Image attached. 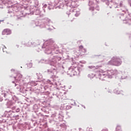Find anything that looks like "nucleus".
I'll use <instances>...</instances> for the list:
<instances>
[{
    "mask_svg": "<svg viewBox=\"0 0 131 131\" xmlns=\"http://www.w3.org/2000/svg\"><path fill=\"white\" fill-rule=\"evenodd\" d=\"M69 74L70 75V76H75V75H77V71H76V68H75L74 69L70 70Z\"/></svg>",
    "mask_w": 131,
    "mask_h": 131,
    "instance_id": "nucleus-2",
    "label": "nucleus"
},
{
    "mask_svg": "<svg viewBox=\"0 0 131 131\" xmlns=\"http://www.w3.org/2000/svg\"><path fill=\"white\" fill-rule=\"evenodd\" d=\"M129 5H130V6L131 7V0L129 1Z\"/></svg>",
    "mask_w": 131,
    "mask_h": 131,
    "instance_id": "nucleus-6",
    "label": "nucleus"
},
{
    "mask_svg": "<svg viewBox=\"0 0 131 131\" xmlns=\"http://www.w3.org/2000/svg\"><path fill=\"white\" fill-rule=\"evenodd\" d=\"M11 33V32L10 30L9 29H4L2 32L3 35H10Z\"/></svg>",
    "mask_w": 131,
    "mask_h": 131,
    "instance_id": "nucleus-3",
    "label": "nucleus"
},
{
    "mask_svg": "<svg viewBox=\"0 0 131 131\" xmlns=\"http://www.w3.org/2000/svg\"><path fill=\"white\" fill-rule=\"evenodd\" d=\"M110 62L112 65H114V66H120L121 63H122L121 59L117 58H113Z\"/></svg>",
    "mask_w": 131,
    "mask_h": 131,
    "instance_id": "nucleus-1",
    "label": "nucleus"
},
{
    "mask_svg": "<svg viewBox=\"0 0 131 131\" xmlns=\"http://www.w3.org/2000/svg\"><path fill=\"white\" fill-rule=\"evenodd\" d=\"M122 6V2L120 3V7H121Z\"/></svg>",
    "mask_w": 131,
    "mask_h": 131,
    "instance_id": "nucleus-5",
    "label": "nucleus"
},
{
    "mask_svg": "<svg viewBox=\"0 0 131 131\" xmlns=\"http://www.w3.org/2000/svg\"><path fill=\"white\" fill-rule=\"evenodd\" d=\"M4 48H5V49H7V48L6 47V46H4Z\"/></svg>",
    "mask_w": 131,
    "mask_h": 131,
    "instance_id": "nucleus-8",
    "label": "nucleus"
},
{
    "mask_svg": "<svg viewBox=\"0 0 131 131\" xmlns=\"http://www.w3.org/2000/svg\"><path fill=\"white\" fill-rule=\"evenodd\" d=\"M3 21H4V20H0V24H1V22H3Z\"/></svg>",
    "mask_w": 131,
    "mask_h": 131,
    "instance_id": "nucleus-7",
    "label": "nucleus"
},
{
    "mask_svg": "<svg viewBox=\"0 0 131 131\" xmlns=\"http://www.w3.org/2000/svg\"><path fill=\"white\" fill-rule=\"evenodd\" d=\"M79 48L80 51H83V52L84 53H85V52H86V50H85V49L83 48V46H79Z\"/></svg>",
    "mask_w": 131,
    "mask_h": 131,
    "instance_id": "nucleus-4",
    "label": "nucleus"
}]
</instances>
